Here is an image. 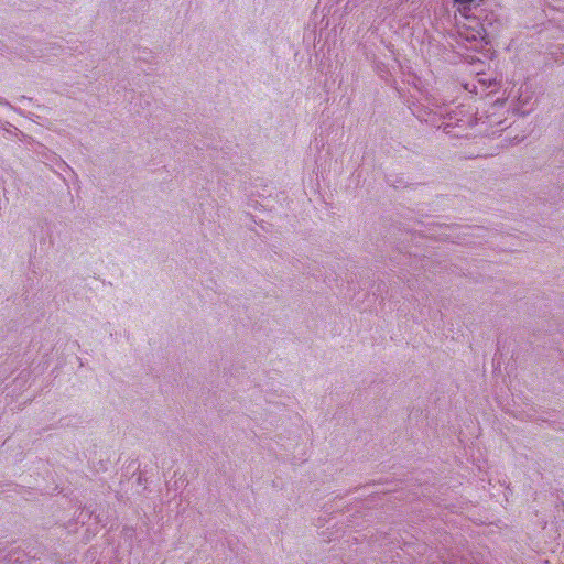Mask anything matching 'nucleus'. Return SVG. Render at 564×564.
Instances as JSON below:
<instances>
[{"label": "nucleus", "instance_id": "f257e3e1", "mask_svg": "<svg viewBox=\"0 0 564 564\" xmlns=\"http://www.w3.org/2000/svg\"><path fill=\"white\" fill-rule=\"evenodd\" d=\"M533 95L534 91L532 86L528 83H523L516 90L512 89L509 93V98L517 102L516 111L523 116L530 112V109L527 108V106L530 105Z\"/></svg>", "mask_w": 564, "mask_h": 564}, {"label": "nucleus", "instance_id": "f03ea898", "mask_svg": "<svg viewBox=\"0 0 564 564\" xmlns=\"http://www.w3.org/2000/svg\"><path fill=\"white\" fill-rule=\"evenodd\" d=\"M474 25H469V28L471 29L470 31L466 30L463 31L460 30L459 33L462 36H464L467 41L469 42H478V41H484L485 40V36H486V31L484 29L482 25H480L477 21H470Z\"/></svg>", "mask_w": 564, "mask_h": 564}, {"label": "nucleus", "instance_id": "7ed1b4c3", "mask_svg": "<svg viewBox=\"0 0 564 564\" xmlns=\"http://www.w3.org/2000/svg\"><path fill=\"white\" fill-rule=\"evenodd\" d=\"M434 112L436 115H438L440 117L448 118L449 120H455L456 123H458L460 121V119H458L456 117L457 116L456 111L447 110V108L443 109V107L436 106V109L434 110Z\"/></svg>", "mask_w": 564, "mask_h": 564}, {"label": "nucleus", "instance_id": "20e7f679", "mask_svg": "<svg viewBox=\"0 0 564 564\" xmlns=\"http://www.w3.org/2000/svg\"><path fill=\"white\" fill-rule=\"evenodd\" d=\"M476 0H454L459 6L458 10L466 15V11L470 9L471 3Z\"/></svg>", "mask_w": 564, "mask_h": 564}]
</instances>
